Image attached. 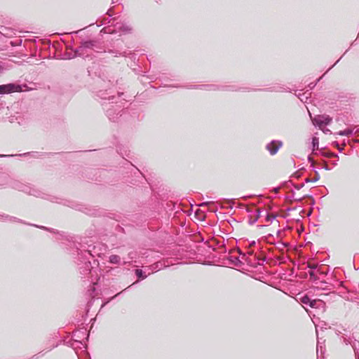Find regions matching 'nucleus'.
Returning <instances> with one entry per match:
<instances>
[{
  "label": "nucleus",
  "mask_w": 359,
  "mask_h": 359,
  "mask_svg": "<svg viewBox=\"0 0 359 359\" xmlns=\"http://www.w3.org/2000/svg\"><path fill=\"white\" fill-rule=\"evenodd\" d=\"M95 41H83L81 46L74 50V56H84L88 53V50L93 49V47L95 46Z\"/></svg>",
  "instance_id": "nucleus-1"
},
{
  "label": "nucleus",
  "mask_w": 359,
  "mask_h": 359,
  "mask_svg": "<svg viewBox=\"0 0 359 359\" xmlns=\"http://www.w3.org/2000/svg\"><path fill=\"white\" fill-rule=\"evenodd\" d=\"M21 90L22 87L18 84L8 83L5 85H0V94L20 92Z\"/></svg>",
  "instance_id": "nucleus-2"
},
{
  "label": "nucleus",
  "mask_w": 359,
  "mask_h": 359,
  "mask_svg": "<svg viewBox=\"0 0 359 359\" xmlns=\"http://www.w3.org/2000/svg\"><path fill=\"white\" fill-rule=\"evenodd\" d=\"M332 118L327 115L317 116L313 119L314 123L320 128L324 126L330 124Z\"/></svg>",
  "instance_id": "nucleus-3"
},
{
  "label": "nucleus",
  "mask_w": 359,
  "mask_h": 359,
  "mask_svg": "<svg viewBox=\"0 0 359 359\" xmlns=\"http://www.w3.org/2000/svg\"><path fill=\"white\" fill-rule=\"evenodd\" d=\"M282 145L283 143L281 141L273 140L266 145V148L271 155H274L278 152Z\"/></svg>",
  "instance_id": "nucleus-4"
},
{
  "label": "nucleus",
  "mask_w": 359,
  "mask_h": 359,
  "mask_svg": "<svg viewBox=\"0 0 359 359\" xmlns=\"http://www.w3.org/2000/svg\"><path fill=\"white\" fill-rule=\"evenodd\" d=\"M248 212L252 215L251 219H250V224H255L260 217V209L259 208H254L252 210H249Z\"/></svg>",
  "instance_id": "nucleus-5"
},
{
  "label": "nucleus",
  "mask_w": 359,
  "mask_h": 359,
  "mask_svg": "<svg viewBox=\"0 0 359 359\" xmlns=\"http://www.w3.org/2000/svg\"><path fill=\"white\" fill-rule=\"evenodd\" d=\"M164 267L163 264L161 262H156L149 266H147V275H150L153 273L154 272L158 271L161 269H162Z\"/></svg>",
  "instance_id": "nucleus-6"
},
{
  "label": "nucleus",
  "mask_w": 359,
  "mask_h": 359,
  "mask_svg": "<svg viewBox=\"0 0 359 359\" xmlns=\"http://www.w3.org/2000/svg\"><path fill=\"white\" fill-rule=\"evenodd\" d=\"M344 341L348 344H351L352 348L355 352V355L358 359H359V341L357 340H354L353 341H349L348 339L344 338Z\"/></svg>",
  "instance_id": "nucleus-7"
},
{
  "label": "nucleus",
  "mask_w": 359,
  "mask_h": 359,
  "mask_svg": "<svg viewBox=\"0 0 359 359\" xmlns=\"http://www.w3.org/2000/svg\"><path fill=\"white\" fill-rule=\"evenodd\" d=\"M316 284L317 285L316 287L317 290H331V288L330 287L331 285H328V283L326 281L319 280L317 282H316Z\"/></svg>",
  "instance_id": "nucleus-8"
},
{
  "label": "nucleus",
  "mask_w": 359,
  "mask_h": 359,
  "mask_svg": "<svg viewBox=\"0 0 359 359\" xmlns=\"http://www.w3.org/2000/svg\"><path fill=\"white\" fill-rule=\"evenodd\" d=\"M302 302L303 304H309L311 307L313 308L316 306V304H317V301L316 300H311L309 297H304L302 299Z\"/></svg>",
  "instance_id": "nucleus-9"
},
{
  "label": "nucleus",
  "mask_w": 359,
  "mask_h": 359,
  "mask_svg": "<svg viewBox=\"0 0 359 359\" xmlns=\"http://www.w3.org/2000/svg\"><path fill=\"white\" fill-rule=\"evenodd\" d=\"M135 274L138 278L144 279L147 277V269L144 271L142 269H137L135 270Z\"/></svg>",
  "instance_id": "nucleus-10"
},
{
  "label": "nucleus",
  "mask_w": 359,
  "mask_h": 359,
  "mask_svg": "<svg viewBox=\"0 0 359 359\" xmlns=\"http://www.w3.org/2000/svg\"><path fill=\"white\" fill-rule=\"evenodd\" d=\"M354 133L353 129H346L337 133L339 135L351 136Z\"/></svg>",
  "instance_id": "nucleus-11"
},
{
  "label": "nucleus",
  "mask_w": 359,
  "mask_h": 359,
  "mask_svg": "<svg viewBox=\"0 0 359 359\" xmlns=\"http://www.w3.org/2000/svg\"><path fill=\"white\" fill-rule=\"evenodd\" d=\"M121 258L119 256L113 255L109 257V262L111 264H120Z\"/></svg>",
  "instance_id": "nucleus-12"
},
{
  "label": "nucleus",
  "mask_w": 359,
  "mask_h": 359,
  "mask_svg": "<svg viewBox=\"0 0 359 359\" xmlns=\"http://www.w3.org/2000/svg\"><path fill=\"white\" fill-rule=\"evenodd\" d=\"M318 144H319L318 138L316 137H313L312 138V146H313V151L318 148Z\"/></svg>",
  "instance_id": "nucleus-13"
},
{
  "label": "nucleus",
  "mask_w": 359,
  "mask_h": 359,
  "mask_svg": "<svg viewBox=\"0 0 359 359\" xmlns=\"http://www.w3.org/2000/svg\"><path fill=\"white\" fill-rule=\"evenodd\" d=\"M309 274L310 276V279L312 280L313 281L317 282L318 280H320V278L318 277L317 275H316L315 272L313 270L309 271Z\"/></svg>",
  "instance_id": "nucleus-14"
},
{
  "label": "nucleus",
  "mask_w": 359,
  "mask_h": 359,
  "mask_svg": "<svg viewBox=\"0 0 359 359\" xmlns=\"http://www.w3.org/2000/svg\"><path fill=\"white\" fill-rule=\"evenodd\" d=\"M319 180V176L318 175L317 177H316L315 178L313 179V180H310V179H306V182H315L316 181H318Z\"/></svg>",
  "instance_id": "nucleus-15"
},
{
  "label": "nucleus",
  "mask_w": 359,
  "mask_h": 359,
  "mask_svg": "<svg viewBox=\"0 0 359 359\" xmlns=\"http://www.w3.org/2000/svg\"><path fill=\"white\" fill-rule=\"evenodd\" d=\"M276 218V217L274 215H268L267 217H266V220L267 221H272L273 219H274Z\"/></svg>",
  "instance_id": "nucleus-16"
},
{
  "label": "nucleus",
  "mask_w": 359,
  "mask_h": 359,
  "mask_svg": "<svg viewBox=\"0 0 359 359\" xmlns=\"http://www.w3.org/2000/svg\"><path fill=\"white\" fill-rule=\"evenodd\" d=\"M320 351L321 353L323 352L322 346H319V342H318L317 348H316L317 355H318V353Z\"/></svg>",
  "instance_id": "nucleus-17"
},
{
  "label": "nucleus",
  "mask_w": 359,
  "mask_h": 359,
  "mask_svg": "<svg viewBox=\"0 0 359 359\" xmlns=\"http://www.w3.org/2000/svg\"><path fill=\"white\" fill-rule=\"evenodd\" d=\"M317 272L319 273L320 275H326L327 273V271H322L320 269H318Z\"/></svg>",
  "instance_id": "nucleus-18"
},
{
  "label": "nucleus",
  "mask_w": 359,
  "mask_h": 359,
  "mask_svg": "<svg viewBox=\"0 0 359 359\" xmlns=\"http://www.w3.org/2000/svg\"><path fill=\"white\" fill-rule=\"evenodd\" d=\"M123 31H126V32H129L130 31V27L128 25H124L123 27Z\"/></svg>",
  "instance_id": "nucleus-19"
},
{
  "label": "nucleus",
  "mask_w": 359,
  "mask_h": 359,
  "mask_svg": "<svg viewBox=\"0 0 359 359\" xmlns=\"http://www.w3.org/2000/svg\"><path fill=\"white\" fill-rule=\"evenodd\" d=\"M212 203V202H204V203H202L201 204H200L199 205L202 207V206H205V205H208Z\"/></svg>",
  "instance_id": "nucleus-20"
},
{
  "label": "nucleus",
  "mask_w": 359,
  "mask_h": 359,
  "mask_svg": "<svg viewBox=\"0 0 359 359\" xmlns=\"http://www.w3.org/2000/svg\"><path fill=\"white\" fill-rule=\"evenodd\" d=\"M308 267H309V268H310V269H311L313 270V269H316V265L309 264L308 265Z\"/></svg>",
  "instance_id": "nucleus-21"
},
{
  "label": "nucleus",
  "mask_w": 359,
  "mask_h": 359,
  "mask_svg": "<svg viewBox=\"0 0 359 359\" xmlns=\"http://www.w3.org/2000/svg\"><path fill=\"white\" fill-rule=\"evenodd\" d=\"M5 219H8V220H11L13 218L8 215H5V216H3Z\"/></svg>",
  "instance_id": "nucleus-22"
},
{
  "label": "nucleus",
  "mask_w": 359,
  "mask_h": 359,
  "mask_svg": "<svg viewBox=\"0 0 359 359\" xmlns=\"http://www.w3.org/2000/svg\"><path fill=\"white\" fill-rule=\"evenodd\" d=\"M14 155H4V154H1L0 155V157H7V156H13Z\"/></svg>",
  "instance_id": "nucleus-23"
},
{
  "label": "nucleus",
  "mask_w": 359,
  "mask_h": 359,
  "mask_svg": "<svg viewBox=\"0 0 359 359\" xmlns=\"http://www.w3.org/2000/svg\"><path fill=\"white\" fill-rule=\"evenodd\" d=\"M107 115H108V116L109 117L110 119H113L114 120V118L111 117V114H110L109 111H107Z\"/></svg>",
  "instance_id": "nucleus-24"
},
{
  "label": "nucleus",
  "mask_w": 359,
  "mask_h": 359,
  "mask_svg": "<svg viewBox=\"0 0 359 359\" xmlns=\"http://www.w3.org/2000/svg\"><path fill=\"white\" fill-rule=\"evenodd\" d=\"M3 67L2 66L0 65V74L3 72Z\"/></svg>",
  "instance_id": "nucleus-25"
},
{
  "label": "nucleus",
  "mask_w": 359,
  "mask_h": 359,
  "mask_svg": "<svg viewBox=\"0 0 359 359\" xmlns=\"http://www.w3.org/2000/svg\"><path fill=\"white\" fill-rule=\"evenodd\" d=\"M110 12H111V11H110V10L107 11V14H108L109 16H111V14L110 13Z\"/></svg>",
  "instance_id": "nucleus-26"
},
{
  "label": "nucleus",
  "mask_w": 359,
  "mask_h": 359,
  "mask_svg": "<svg viewBox=\"0 0 359 359\" xmlns=\"http://www.w3.org/2000/svg\"><path fill=\"white\" fill-rule=\"evenodd\" d=\"M332 156L338 157V155H337V154H332Z\"/></svg>",
  "instance_id": "nucleus-27"
},
{
  "label": "nucleus",
  "mask_w": 359,
  "mask_h": 359,
  "mask_svg": "<svg viewBox=\"0 0 359 359\" xmlns=\"http://www.w3.org/2000/svg\"><path fill=\"white\" fill-rule=\"evenodd\" d=\"M325 133H327V132H330V130L329 129H327L324 131Z\"/></svg>",
  "instance_id": "nucleus-28"
},
{
  "label": "nucleus",
  "mask_w": 359,
  "mask_h": 359,
  "mask_svg": "<svg viewBox=\"0 0 359 359\" xmlns=\"http://www.w3.org/2000/svg\"><path fill=\"white\" fill-rule=\"evenodd\" d=\"M114 97H109V100H114Z\"/></svg>",
  "instance_id": "nucleus-29"
},
{
  "label": "nucleus",
  "mask_w": 359,
  "mask_h": 359,
  "mask_svg": "<svg viewBox=\"0 0 359 359\" xmlns=\"http://www.w3.org/2000/svg\"><path fill=\"white\" fill-rule=\"evenodd\" d=\"M337 147H339V145H338V144H337ZM338 149H339V150L340 151H341L342 149H341V147H338Z\"/></svg>",
  "instance_id": "nucleus-30"
},
{
  "label": "nucleus",
  "mask_w": 359,
  "mask_h": 359,
  "mask_svg": "<svg viewBox=\"0 0 359 359\" xmlns=\"http://www.w3.org/2000/svg\"><path fill=\"white\" fill-rule=\"evenodd\" d=\"M34 357H36V358H38L37 355H34V356H32V358H34Z\"/></svg>",
  "instance_id": "nucleus-31"
},
{
  "label": "nucleus",
  "mask_w": 359,
  "mask_h": 359,
  "mask_svg": "<svg viewBox=\"0 0 359 359\" xmlns=\"http://www.w3.org/2000/svg\"><path fill=\"white\" fill-rule=\"evenodd\" d=\"M34 357H36V358H38L37 355H34V356H32V358H34Z\"/></svg>",
  "instance_id": "nucleus-32"
}]
</instances>
